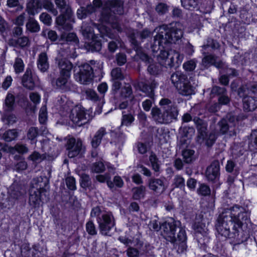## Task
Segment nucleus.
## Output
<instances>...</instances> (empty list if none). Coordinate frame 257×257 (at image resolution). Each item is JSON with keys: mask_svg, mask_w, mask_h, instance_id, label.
Instances as JSON below:
<instances>
[{"mask_svg": "<svg viewBox=\"0 0 257 257\" xmlns=\"http://www.w3.org/2000/svg\"><path fill=\"white\" fill-rule=\"evenodd\" d=\"M250 223V212L244 208L234 205L225 209L217 219L216 230L225 237H236L244 226Z\"/></svg>", "mask_w": 257, "mask_h": 257, "instance_id": "1", "label": "nucleus"}, {"mask_svg": "<svg viewBox=\"0 0 257 257\" xmlns=\"http://www.w3.org/2000/svg\"><path fill=\"white\" fill-rule=\"evenodd\" d=\"M179 222L171 219L162 224L161 233L167 240L172 243L174 249L179 253L184 252L187 250V236L186 231L182 227H178L179 231L177 236L175 232Z\"/></svg>", "mask_w": 257, "mask_h": 257, "instance_id": "2", "label": "nucleus"}, {"mask_svg": "<svg viewBox=\"0 0 257 257\" xmlns=\"http://www.w3.org/2000/svg\"><path fill=\"white\" fill-rule=\"evenodd\" d=\"M90 217L96 218L100 233L109 235L110 231L115 225V220L112 213L107 211L102 206H95L91 209Z\"/></svg>", "mask_w": 257, "mask_h": 257, "instance_id": "3", "label": "nucleus"}, {"mask_svg": "<svg viewBox=\"0 0 257 257\" xmlns=\"http://www.w3.org/2000/svg\"><path fill=\"white\" fill-rule=\"evenodd\" d=\"M56 7L61 14L56 18V23L65 31H69L72 29L73 12L70 6L65 0H55Z\"/></svg>", "mask_w": 257, "mask_h": 257, "instance_id": "4", "label": "nucleus"}, {"mask_svg": "<svg viewBox=\"0 0 257 257\" xmlns=\"http://www.w3.org/2000/svg\"><path fill=\"white\" fill-rule=\"evenodd\" d=\"M106 9L102 12V19L107 23H112L115 18L113 15H121L124 13L123 0H107L105 4Z\"/></svg>", "mask_w": 257, "mask_h": 257, "instance_id": "5", "label": "nucleus"}, {"mask_svg": "<svg viewBox=\"0 0 257 257\" xmlns=\"http://www.w3.org/2000/svg\"><path fill=\"white\" fill-rule=\"evenodd\" d=\"M184 58L183 55L180 54L174 50L166 51L161 50L157 56V60L161 66L171 68L175 64L180 65Z\"/></svg>", "mask_w": 257, "mask_h": 257, "instance_id": "6", "label": "nucleus"}, {"mask_svg": "<svg viewBox=\"0 0 257 257\" xmlns=\"http://www.w3.org/2000/svg\"><path fill=\"white\" fill-rule=\"evenodd\" d=\"M193 121L196 125L198 136L197 141L199 144L205 142L207 147H211L214 143L216 137L214 134H207V123L204 120L198 118L194 117Z\"/></svg>", "mask_w": 257, "mask_h": 257, "instance_id": "7", "label": "nucleus"}, {"mask_svg": "<svg viewBox=\"0 0 257 257\" xmlns=\"http://www.w3.org/2000/svg\"><path fill=\"white\" fill-rule=\"evenodd\" d=\"M154 32H156L157 34L154 36V44L152 46V51L154 52H157L159 50H161V47L164 48L165 45L171 43V41L173 40L172 37L170 39L169 36L167 25H163L157 27L154 30ZM176 38H178L179 36H176Z\"/></svg>", "mask_w": 257, "mask_h": 257, "instance_id": "8", "label": "nucleus"}, {"mask_svg": "<svg viewBox=\"0 0 257 257\" xmlns=\"http://www.w3.org/2000/svg\"><path fill=\"white\" fill-rule=\"evenodd\" d=\"M42 180L41 177L34 179L30 190L29 203L34 208H38L41 204V194L46 186V182H43Z\"/></svg>", "mask_w": 257, "mask_h": 257, "instance_id": "9", "label": "nucleus"}, {"mask_svg": "<svg viewBox=\"0 0 257 257\" xmlns=\"http://www.w3.org/2000/svg\"><path fill=\"white\" fill-rule=\"evenodd\" d=\"M159 103L164 111L167 124L177 120L179 110L174 102L168 98H163Z\"/></svg>", "mask_w": 257, "mask_h": 257, "instance_id": "10", "label": "nucleus"}, {"mask_svg": "<svg viewBox=\"0 0 257 257\" xmlns=\"http://www.w3.org/2000/svg\"><path fill=\"white\" fill-rule=\"evenodd\" d=\"M93 69L88 64H84L79 67V71L75 74L76 80L81 84H87L93 78Z\"/></svg>", "mask_w": 257, "mask_h": 257, "instance_id": "11", "label": "nucleus"}, {"mask_svg": "<svg viewBox=\"0 0 257 257\" xmlns=\"http://www.w3.org/2000/svg\"><path fill=\"white\" fill-rule=\"evenodd\" d=\"M69 117L71 121L79 126L85 123L87 120L85 109L79 105H76L72 109Z\"/></svg>", "mask_w": 257, "mask_h": 257, "instance_id": "12", "label": "nucleus"}, {"mask_svg": "<svg viewBox=\"0 0 257 257\" xmlns=\"http://www.w3.org/2000/svg\"><path fill=\"white\" fill-rule=\"evenodd\" d=\"M68 156L72 158L81 153L82 151V143L80 140L77 141L74 138L67 140L66 144Z\"/></svg>", "mask_w": 257, "mask_h": 257, "instance_id": "13", "label": "nucleus"}, {"mask_svg": "<svg viewBox=\"0 0 257 257\" xmlns=\"http://www.w3.org/2000/svg\"><path fill=\"white\" fill-rule=\"evenodd\" d=\"M56 63L59 69V73L71 75V71L73 67L71 62L65 58H62L59 54L56 58Z\"/></svg>", "mask_w": 257, "mask_h": 257, "instance_id": "14", "label": "nucleus"}, {"mask_svg": "<svg viewBox=\"0 0 257 257\" xmlns=\"http://www.w3.org/2000/svg\"><path fill=\"white\" fill-rule=\"evenodd\" d=\"M195 235L198 241L200 243H204V240L208 238V229L205 223L202 222L195 223L194 225Z\"/></svg>", "mask_w": 257, "mask_h": 257, "instance_id": "15", "label": "nucleus"}, {"mask_svg": "<svg viewBox=\"0 0 257 257\" xmlns=\"http://www.w3.org/2000/svg\"><path fill=\"white\" fill-rule=\"evenodd\" d=\"M148 186L156 194H161L166 190L164 179L151 178L148 180Z\"/></svg>", "mask_w": 257, "mask_h": 257, "instance_id": "16", "label": "nucleus"}, {"mask_svg": "<svg viewBox=\"0 0 257 257\" xmlns=\"http://www.w3.org/2000/svg\"><path fill=\"white\" fill-rule=\"evenodd\" d=\"M36 77L30 67H28L22 79V83L24 87L32 90L35 87Z\"/></svg>", "mask_w": 257, "mask_h": 257, "instance_id": "17", "label": "nucleus"}, {"mask_svg": "<svg viewBox=\"0 0 257 257\" xmlns=\"http://www.w3.org/2000/svg\"><path fill=\"white\" fill-rule=\"evenodd\" d=\"M132 44L134 46V48L136 51L135 59H139L147 63H151L152 61V58H150L146 54L144 53L141 50L140 46V42L136 39L134 35H132L131 38Z\"/></svg>", "mask_w": 257, "mask_h": 257, "instance_id": "18", "label": "nucleus"}, {"mask_svg": "<svg viewBox=\"0 0 257 257\" xmlns=\"http://www.w3.org/2000/svg\"><path fill=\"white\" fill-rule=\"evenodd\" d=\"M182 25L179 22L176 23L171 27H168L167 26V32H168L169 36L171 37L173 39H175L174 37L179 36V38H176L175 40L171 41V43H176L178 41L181 40L183 35Z\"/></svg>", "mask_w": 257, "mask_h": 257, "instance_id": "19", "label": "nucleus"}, {"mask_svg": "<svg viewBox=\"0 0 257 257\" xmlns=\"http://www.w3.org/2000/svg\"><path fill=\"white\" fill-rule=\"evenodd\" d=\"M220 165L218 161H214L207 167L206 171V177L208 181H213L219 176Z\"/></svg>", "mask_w": 257, "mask_h": 257, "instance_id": "20", "label": "nucleus"}, {"mask_svg": "<svg viewBox=\"0 0 257 257\" xmlns=\"http://www.w3.org/2000/svg\"><path fill=\"white\" fill-rule=\"evenodd\" d=\"M134 246L138 249L140 256H149L152 254L153 247L149 243H144L143 241L137 239Z\"/></svg>", "mask_w": 257, "mask_h": 257, "instance_id": "21", "label": "nucleus"}, {"mask_svg": "<svg viewBox=\"0 0 257 257\" xmlns=\"http://www.w3.org/2000/svg\"><path fill=\"white\" fill-rule=\"evenodd\" d=\"M70 75L60 74L59 77L56 80L57 88L63 91H67L70 90L69 79Z\"/></svg>", "mask_w": 257, "mask_h": 257, "instance_id": "22", "label": "nucleus"}, {"mask_svg": "<svg viewBox=\"0 0 257 257\" xmlns=\"http://www.w3.org/2000/svg\"><path fill=\"white\" fill-rule=\"evenodd\" d=\"M40 254L39 247L38 245H34L30 248L27 245H24L21 250V255L23 257H39Z\"/></svg>", "mask_w": 257, "mask_h": 257, "instance_id": "23", "label": "nucleus"}, {"mask_svg": "<svg viewBox=\"0 0 257 257\" xmlns=\"http://www.w3.org/2000/svg\"><path fill=\"white\" fill-rule=\"evenodd\" d=\"M243 98V108L247 111H253L257 108V99L255 97L244 95Z\"/></svg>", "mask_w": 257, "mask_h": 257, "instance_id": "24", "label": "nucleus"}, {"mask_svg": "<svg viewBox=\"0 0 257 257\" xmlns=\"http://www.w3.org/2000/svg\"><path fill=\"white\" fill-rule=\"evenodd\" d=\"M37 63L38 68L41 72H45L47 71L49 64L46 53L42 52L39 55Z\"/></svg>", "mask_w": 257, "mask_h": 257, "instance_id": "25", "label": "nucleus"}, {"mask_svg": "<svg viewBox=\"0 0 257 257\" xmlns=\"http://www.w3.org/2000/svg\"><path fill=\"white\" fill-rule=\"evenodd\" d=\"M179 94L183 96H189L195 93L194 88L188 79L176 88Z\"/></svg>", "mask_w": 257, "mask_h": 257, "instance_id": "26", "label": "nucleus"}, {"mask_svg": "<svg viewBox=\"0 0 257 257\" xmlns=\"http://www.w3.org/2000/svg\"><path fill=\"white\" fill-rule=\"evenodd\" d=\"M42 8L41 0H30L27 4V11L29 14L35 15Z\"/></svg>", "mask_w": 257, "mask_h": 257, "instance_id": "27", "label": "nucleus"}, {"mask_svg": "<svg viewBox=\"0 0 257 257\" xmlns=\"http://www.w3.org/2000/svg\"><path fill=\"white\" fill-rule=\"evenodd\" d=\"M188 79L187 76L180 71H177L171 75L172 83L176 88Z\"/></svg>", "mask_w": 257, "mask_h": 257, "instance_id": "28", "label": "nucleus"}, {"mask_svg": "<svg viewBox=\"0 0 257 257\" xmlns=\"http://www.w3.org/2000/svg\"><path fill=\"white\" fill-rule=\"evenodd\" d=\"M151 115L154 121L160 124H167L164 111L158 107H153Z\"/></svg>", "mask_w": 257, "mask_h": 257, "instance_id": "29", "label": "nucleus"}, {"mask_svg": "<svg viewBox=\"0 0 257 257\" xmlns=\"http://www.w3.org/2000/svg\"><path fill=\"white\" fill-rule=\"evenodd\" d=\"M251 92L257 95V85L248 84L240 87L238 90V94L240 97H244Z\"/></svg>", "mask_w": 257, "mask_h": 257, "instance_id": "30", "label": "nucleus"}, {"mask_svg": "<svg viewBox=\"0 0 257 257\" xmlns=\"http://www.w3.org/2000/svg\"><path fill=\"white\" fill-rule=\"evenodd\" d=\"M135 120L134 116L131 110H123L122 112V117L121 119V125L128 126L132 124Z\"/></svg>", "mask_w": 257, "mask_h": 257, "instance_id": "31", "label": "nucleus"}, {"mask_svg": "<svg viewBox=\"0 0 257 257\" xmlns=\"http://www.w3.org/2000/svg\"><path fill=\"white\" fill-rule=\"evenodd\" d=\"M15 103V97L11 93H8L5 100L4 109L5 111L10 112L14 109Z\"/></svg>", "mask_w": 257, "mask_h": 257, "instance_id": "32", "label": "nucleus"}, {"mask_svg": "<svg viewBox=\"0 0 257 257\" xmlns=\"http://www.w3.org/2000/svg\"><path fill=\"white\" fill-rule=\"evenodd\" d=\"M26 29L31 33H38L40 30L38 22L32 17H30L26 24Z\"/></svg>", "mask_w": 257, "mask_h": 257, "instance_id": "33", "label": "nucleus"}, {"mask_svg": "<svg viewBox=\"0 0 257 257\" xmlns=\"http://www.w3.org/2000/svg\"><path fill=\"white\" fill-rule=\"evenodd\" d=\"M249 55L248 53H245L242 55L239 53L235 55L233 59L234 64L238 65H245L249 61Z\"/></svg>", "mask_w": 257, "mask_h": 257, "instance_id": "34", "label": "nucleus"}, {"mask_svg": "<svg viewBox=\"0 0 257 257\" xmlns=\"http://www.w3.org/2000/svg\"><path fill=\"white\" fill-rule=\"evenodd\" d=\"M19 135V133L16 129L9 130L6 131L2 136V139L7 142L15 140Z\"/></svg>", "mask_w": 257, "mask_h": 257, "instance_id": "35", "label": "nucleus"}, {"mask_svg": "<svg viewBox=\"0 0 257 257\" xmlns=\"http://www.w3.org/2000/svg\"><path fill=\"white\" fill-rule=\"evenodd\" d=\"M82 33L84 37H85L88 41L94 38V34L93 29L87 24L84 23L82 26Z\"/></svg>", "mask_w": 257, "mask_h": 257, "instance_id": "36", "label": "nucleus"}, {"mask_svg": "<svg viewBox=\"0 0 257 257\" xmlns=\"http://www.w3.org/2000/svg\"><path fill=\"white\" fill-rule=\"evenodd\" d=\"M39 135L38 128L36 127L32 126L29 128L27 134L28 140L31 141V144H36V138Z\"/></svg>", "mask_w": 257, "mask_h": 257, "instance_id": "37", "label": "nucleus"}, {"mask_svg": "<svg viewBox=\"0 0 257 257\" xmlns=\"http://www.w3.org/2000/svg\"><path fill=\"white\" fill-rule=\"evenodd\" d=\"M230 127L226 119H222L218 122L216 130L220 134L223 135L228 132Z\"/></svg>", "mask_w": 257, "mask_h": 257, "instance_id": "38", "label": "nucleus"}, {"mask_svg": "<svg viewBox=\"0 0 257 257\" xmlns=\"http://www.w3.org/2000/svg\"><path fill=\"white\" fill-rule=\"evenodd\" d=\"M195 151L190 149L185 150L182 152L184 161L186 163H190L195 160Z\"/></svg>", "mask_w": 257, "mask_h": 257, "instance_id": "39", "label": "nucleus"}, {"mask_svg": "<svg viewBox=\"0 0 257 257\" xmlns=\"http://www.w3.org/2000/svg\"><path fill=\"white\" fill-rule=\"evenodd\" d=\"M30 41L28 37L23 36L19 38L17 40H15L12 39L11 44L15 46H19L20 47H25L28 46Z\"/></svg>", "mask_w": 257, "mask_h": 257, "instance_id": "40", "label": "nucleus"}, {"mask_svg": "<svg viewBox=\"0 0 257 257\" xmlns=\"http://www.w3.org/2000/svg\"><path fill=\"white\" fill-rule=\"evenodd\" d=\"M145 191L146 187L143 185L134 188L133 189V198L136 200L143 198L145 194Z\"/></svg>", "mask_w": 257, "mask_h": 257, "instance_id": "41", "label": "nucleus"}, {"mask_svg": "<svg viewBox=\"0 0 257 257\" xmlns=\"http://www.w3.org/2000/svg\"><path fill=\"white\" fill-rule=\"evenodd\" d=\"M96 179L98 182L100 183H104L106 182L108 187L110 189H112L114 187V184L111 181V177L108 174L97 175L96 176Z\"/></svg>", "mask_w": 257, "mask_h": 257, "instance_id": "42", "label": "nucleus"}, {"mask_svg": "<svg viewBox=\"0 0 257 257\" xmlns=\"http://www.w3.org/2000/svg\"><path fill=\"white\" fill-rule=\"evenodd\" d=\"M41 3L42 4V8L51 12L54 16H56L58 14L57 10L55 8L53 4L51 1L49 0H42Z\"/></svg>", "mask_w": 257, "mask_h": 257, "instance_id": "43", "label": "nucleus"}, {"mask_svg": "<svg viewBox=\"0 0 257 257\" xmlns=\"http://www.w3.org/2000/svg\"><path fill=\"white\" fill-rule=\"evenodd\" d=\"M149 161L152 169L156 172H159L160 168V162L155 154L151 153L149 157Z\"/></svg>", "mask_w": 257, "mask_h": 257, "instance_id": "44", "label": "nucleus"}, {"mask_svg": "<svg viewBox=\"0 0 257 257\" xmlns=\"http://www.w3.org/2000/svg\"><path fill=\"white\" fill-rule=\"evenodd\" d=\"M13 67L16 74L22 72L24 70L25 65L22 58L17 57L15 60Z\"/></svg>", "mask_w": 257, "mask_h": 257, "instance_id": "45", "label": "nucleus"}, {"mask_svg": "<svg viewBox=\"0 0 257 257\" xmlns=\"http://www.w3.org/2000/svg\"><path fill=\"white\" fill-rule=\"evenodd\" d=\"M85 227L87 232L89 235H96L97 234V230L93 220L90 219L87 222Z\"/></svg>", "mask_w": 257, "mask_h": 257, "instance_id": "46", "label": "nucleus"}, {"mask_svg": "<svg viewBox=\"0 0 257 257\" xmlns=\"http://www.w3.org/2000/svg\"><path fill=\"white\" fill-rule=\"evenodd\" d=\"M24 190L20 189L18 186L13 185L11 188L10 195L14 198L18 199L20 196L25 194Z\"/></svg>", "mask_w": 257, "mask_h": 257, "instance_id": "47", "label": "nucleus"}, {"mask_svg": "<svg viewBox=\"0 0 257 257\" xmlns=\"http://www.w3.org/2000/svg\"><path fill=\"white\" fill-rule=\"evenodd\" d=\"M139 86L142 91L146 93L150 97H153L154 92L149 84L141 82L139 83Z\"/></svg>", "mask_w": 257, "mask_h": 257, "instance_id": "48", "label": "nucleus"}, {"mask_svg": "<svg viewBox=\"0 0 257 257\" xmlns=\"http://www.w3.org/2000/svg\"><path fill=\"white\" fill-rule=\"evenodd\" d=\"M148 67V71L151 75H157L161 71L160 64H157L155 63H149Z\"/></svg>", "mask_w": 257, "mask_h": 257, "instance_id": "49", "label": "nucleus"}, {"mask_svg": "<svg viewBox=\"0 0 257 257\" xmlns=\"http://www.w3.org/2000/svg\"><path fill=\"white\" fill-rule=\"evenodd\" d=\"M173 185L175 187L184 188L185 187V179L181 175H176L173 179Z\"/></svg>", "mask_w": 257, "mask_h": 257, "instance_id": "50", "label": "nucleus"}, {"mask_svg": "<svg viewBox=\"0 0 257 257\" xmlns=\"http://www.w3.org/2000/svg\"><path fill=\"white\" fill-rule=\"evenodd\" d=\"M196 62L197 61L195 59L187 61L183 64V68L186 71H192L196 67Z\"/></svg>", "mask_w": 257, "mask_h": 257, "instance_id": "51", "label": "nucleus"}, {"mask_svg": "<svg viewBox=\"0 0 257 257\" xmlns=\"http://www.w3.org/2000/svg\"><path fill=\"white\" fill-rule=\"evenodd\" d=\"M222 8L223 10H227L228 14H233L236 13L237 6L231 3L226 2L223 4Z\"/></svg>", "mask_w": 257, "mask_h": 257, "instance_id": "52", "label": "nucleus"}, {"mask_svg": "<svg viewBox=\"0 0 257 257\" xmlns=\"http://www.w3.org/2000/svg\"><path fill=\"white\" fill-rule=\"evenodd\" d=\"M111 76L113 80H122L124 78L121 68L117 67L113 69L111 72Z\"/></svg>", "mask_w": 257, "mask_h": 257, "instance_id": "53", "label": "nucleus"}, {"mask_svg": "<svg viewBox=\"0 0 257 257\" xmlns=\"http://www.w3.org/2000/svg\"><path fill=\"white\" fill-rule=\"evenodd\" d=\"M181 1L183 7L188 10L195 8L198 4L197 0H181Z\"/></svg>", "mask_w": 257, "mask_h": 257, "instance_id": "54", "label": "nucleus"}, {"mask_svg": "<svg viewBox=\"0 0 257 257\" xmlns=\"http://www.w3.org/2000/svg\"><path fill=\"white\" fill-rule=\"evenodd\" d=\"M211 47L213 49H218L219 47V43L211 38L206 40V44L202 46V48L205 50L207 48Z\"/></svg>", "mask_w": 257, "mask_h": 257, "instance_id": "55", "label": "nucleus"}, {"mask_svg": "<svg viewBox=\"0 0 257 257\" xmlns=\"http://www.w3.org/2000/svg\"><path fill=\"white\" fill-rule=\"evenodd\" d=\"M197 192L199 194L205 196L210 194L211 190L208 186L201 184L197 189Z\"/></svg>", "mask_w": 257, "mask_h": 257, "instance_id": "56", "label": "nucleus"}, {"mask_svg": "<svg viewBox=\"0 0 257 257\" xmlns=\"http://www.w3.org/2000/svg\"><path fill=\"white\" fill-rule=\"evenodd\" d=\"M81 186L82 188L89 187L91 185V182L90 177L86 174H82L81 176Z\"/></svg>", "mask_w": 257, "mask_h": 257, "instance_id": "57", "label": "nucleus"}, {"mask_svg": "<svg viewBox=\"0 0 257 257\" xmlns=\"http://www.w3.org/2000/svg\"><path fill=\"white\" fill-rule=\"evenodd\" d=\"M65 183L67 187L70 190H75L76 189L75 179L73 177H68L65 179Z\"/></svg>", "mask_w": 257, "mask_h": 257, "instance_id": "58", "label": "nucleus"}, {"mask_svg": "<svg viewBox=\"0 0 257 257\" xmlns=\"http://www.w3.org/2000/svg\"><path fill=\"white\" fill-rule=\"evenodd\" d=\"M105 167L101 162L94 163L92 166L91 171L93 172L99 173L104 171Z\"/></svg>", "mask_w": 257, "mask_h": 257, "instance_id": "59", "label": "nucleus"}, {"mask_svg": "<svg viewBox=\"0 0 257 257\" xmlns=\"http://www.w3.org/2000/svg\"><path fill=\"white\" fill-rule=\"evenodd\" d=\"M156 11L159 15H164L168 11L167 4L163 3L158 4L156 7Z\"/></svg>", "mask_w": 257, "mask_h": 257, "instance_id": "60", "label": "nucleus"}, {"mask_svg": "<svg viewBox=\"0 0 257 257\" xmlns=\"http://www.w3.org/2000/svg\"><path fill=\"white\" fill-rule=\"evenodd\" d=\"M85 94L87 98L94 101H96L99 99V96L96 92L91 89L86 90Z\"/></svg>", "mask_w": 257, "mask_h": 257, "instance_id": "61", "label": "nucleus"}, {"mask_svg": "<svg viewBox=\"0 0 257 257\" xmlns=\"http://www.w3.org/2000/svg\"><path fill=\"white\" fill-rule=\"evenodd\" d=\"M227 93L226 89L224 87H220L217 86H214L212 87L211 94L219 95H223Z\"/></svg>", "mask_w": 257, "mask_h": 257, "instance_id": "62", "label": "nucleus"}, {"mask_svg": "<svg viewBox=\"0 0 257 257\" xmlns=\"http://www.w3.org/2000/svg\"><path fill=\"white\" fill-rule=\"evenodd\" d=\"M121 95L124 97H128L132 94V89L130 85L127 84L121 89Z\"/></svg>", "mask_w": 257, "mask_h": 257, "instance_id": "63", "label": "nucleus"}, {"mask_svg": "<svg viewBox=\"0 0 257 257\" xmlns=\"http://www.w3.org/2000/svg\"><path fill=\"white\" fill-rule=\"evenodd\" d=\"M126 253L128 257H139L140 256L139 250L136 247L130 246L127 250Z\"/></svg>", "mask_w": 257, "mask_h": 257, "instance_id": "64", "label": "nucleus"}]
</instances>
